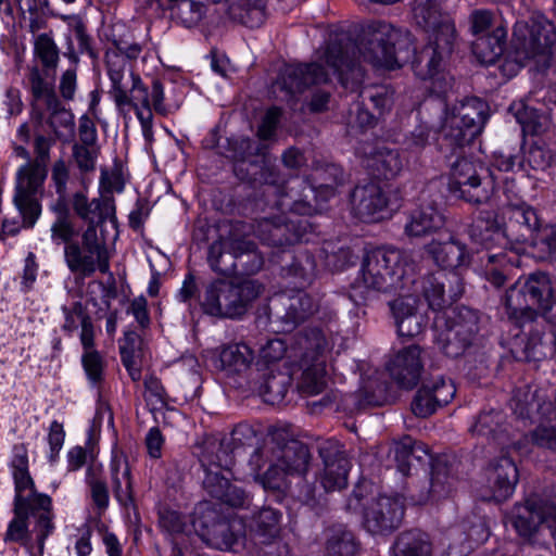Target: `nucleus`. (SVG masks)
<instances>
[{"label":"nucleus","mask_w":556,"mask_h":556,"mask_svg":"<svg viewBox=\"0 0 556 556\" xmlns=\"http://www.w3.org/2000/svg\"><path fill=\"white\" fill-rule=\"evenodd\" d=\"M269 453L275 454L277 462L287 469L292 477H303L307 470L312 459L308 447L298 441H291L283 446L268 447L256 451L252 456V462L256 463L265 455L269 457Z\"/></svg>","instance_id":"obj_26"},{"label":"nucleus","mask_w":556,"mask_h":556,"mask_svg":"<svg viewBox=\"0 0 556 556\" xmlns=\"http://www.w3.org/2000/svg\"><path fill=\"white\" fill-rule=\"evenodd\" d=\"M11 470L14 480V496L35 498L36 495H46L35 489V482L28 469L27 448L24 444H17L13 447Z\"/></svg>","instance_id":"obj_35"},{"label":"nucleus","mask_w":556,"mask_h":556,"mask_svg":"<svg viewBox=\"0 0 556 556\" xmlns=\"http://www.w3.org/2000/svg\"><path fill=\"white\" fill-rule=\"evenodd\" d=\"M81 365L90 384L99 389L104 378L105 362L103 357L98 351L83 353Z\"/></svg>","instance_id":"obj_50"},{"label":"nucleus","mask_w":556,"mask_h":556,"mask_svg":"<svg viewBox=\"0 0 556 556\" xmlns=\"http://www.w3.org/2000/svg\"><path fill=\"white\" fill-rule=\"evenodd\" d=\"M397 333L401 337L413 338L422 332L426 319L417 309V299L413 295L396 299L391 304Z\"/></svg>","instance_id":"obj_29"},{"label":"nucleus","mask_w":556,"mask_h":556,"mask_svg":"<svg viewBox=\"0 0 556 556\" xmlns=\"http://www.w3.org/2000/svg\"><path fill=\"white\" fill-rule=\"evenodd\" d=\"M271 213L257 223V235L269 245L283 247L300 239V231L290 215L311 216L318 211L317 190L307 181L294 178L283 186H268L265 191Z\"/></svg>","instance_id":"obj_2"},{"label":"nucleus","mask_w":556,"mask_h":556,"mask_svg":"<svg viewBox=\"0 0 556 556\" xmlns=\"http://www.w3.org/2000/svg\"><path fill=\"white\" fill-rule=\"evenodd\" d=\"M433 551L430 535L419 529L402 531L391 546L392 556H433Z\"/></svg>","instance_id":"obj_34"},{"label":"nucleus","mask_w":556,"mask_h":556,"mask_svg":"<svg viewBox=\"0 0 556 556\" xmlns=\"http://www.w3.org/2000/svg\"><path fill=\"white\" fill-rule=\"evenodd\" d=\"M329 81V74L318 62L308 64H289L281 71L276 87L285 90L288 96L303 92L311 86Z\"/></svg>","instance_id":"obj_22"},{"label":"nucleus","mask_w":556,"mask_h":556,"mask_svg":"<svg viewBox=\"0 0 556 556\" xmlns=\"http://www.w3.org/2000/svg\"><path fill=\"white\" fill-rule=\"evenodd\" d=\"M73 210L88 225H93L97 231L106 220L113 225L116 223L114 200L105 194L89 201L84 193L77 192L73 195Z\"/></svg>","instance_id":"obj_27"},{"label":"nucleus","mask_w":556,"mask_h":556,"mask_svg":"<svg viewBox=\"0 0 556 556\" xmlns=\"http://www.w3.org/2000/svg\"><path fill=\"white\" fill-rule=\"evenodd\" d=\"M418 450H421L420 446L417 443L412 442L410 439H406L396 445V466L399 471H401L404 476L409 475L410 469L414 466V462L420 459V456L416 454Z\"/></svg>","instance_id":"obj_54"},{"label":"nucleus","mask_w":556,"mask_h":556,"mask_svg":"<svg viewBox=\"0 0 556 556\" xmlns=\"http://www.w3.org/2000/svg\"><path fill=\"white\" fill-rule=\"evenodd\" d=\"M261 292L262 286L255 280L217 279L205 288L201 305L208 315L238 318L247 313Z\"/></svg>","instance_id":"obj_7"},{"label":"nucleus","mask_w":556,"mask_h":556,"mask_svg":"<svg viewBox=\"0 0 556 556\" xmlns=\"http://www.w3.org/2000/svg\"><path fill=\"white\" fill-rule=\"evenodd\" d=\"M237 261L248 275L257 273L264 264V258L257 252L253 241L233 236L220 237L208 249L207 262L211 268L219 274H228L237 269Z\"/></svg>","instance_id":"obj_14"},{"label":"nucleus","mask_w":556,"mask_h":556,"mask_svg":"<svg viewBox=\"0 0 556 556\" xmlns=\"http://www.w3.org/2000/svg\"><path fill=\"white\" fill-rule=\"evenodd\" d=\"M230 15L243 25L254 28L265 20L264 5L261 1L252 3L250 0H240L230 5Z\"/></svg>","instance_id":"obj_46"},{"label":"nucleus","mask_w":556,"mask_h":556,"mask_svg":"<svg viewBox=\"0 0 556 556\" xmlns=\"http://www.w3.org/2000/svg\"><path fill=\"white\" fill-rule=\"evenodd\" d=\"M404 517L401 498L381 495L365 509L364 526L372 534L390 533L400 527Z\"/></svg>","instance_id":"obj_20"},{"label":"nucleus","mask_w":556,"mask_h":556,"mask_svg":"<svg viewBox=\"0 0 556 556\" xmlns=\"http://www.w3.org/2000/svg\"><path fill=\"white\" fill-rule=\"evenodd\" d=\"M450 162V188L471 204L486 203L495 191V177L480 162L459 156Z\"/></svg>","instance_id":"obj_10"},{"label":"nucleus","mask_w":556,"mask_h":556,"mask_svg":"<svg viewBox=\"0 0 556 556\" xmlns=\"http://www.w3.org/2000/svg\"><path fill=\"white\" fill-rule=\"evenodd\" d=\"M13 519L3 535L5 543H18L29 553L34 548L31 533L35 534L39 555H43L46 540L54 531L52 501L49 495L35 498L14 496Z\"/></svg>","instance_id":"obj_5"},{"label":"nucleus","mask_w":556,"mask_h":556,"mask_svg":"<svg viewBox=\"0 0 556 556\" xmlns=\"http://www.w3.org/2000/svg\"><path fill=\"white\" fill-rule=\"evenodd\" d=\"M437 407L438 405L431 396V391H429V386L418 390L412 403V410L416 416L426 418L433 414Z\"/></svg>","instance_id":"obj_64"},{"label":"nucleus","mask_w":556,"mask_h":556,"mask_svg":"<svg viewBox=\"0 0 556 556\" xmlns=\"http://www.w3.org/2000/svg\"><path fill=\"white\" fill-rule=\"evenodd\" d=\"M30 91L35 102L42 101L46 108L58 105V96L53 85L47 81L37 67H33L29 74Z\"/></svg>","instance_id":"obj_48"},{"label":"nucleus","mask_w":556,"mask_h":556,"mask_svg":"<svg viewBox=\"0 0 556 556\" xmlns=\"http://www.w3.org/2000/svg\"><path fill=\"white\" fill-rule=\"evenodd\" d=\"M62 312L65 318L63 329L67 332L75 331L90 318L80 302H74L71 306H62Z\"/></svg>","instance_id":"obj_61"},{"label":"nucleus","mask_w":556,"mask_h":556,"mask_svg":"<svg viewBox=\"0 0 556 556\" xmlns=\"http://www.w3.org/2000/svg\"><path fill=\"white\" fill-rule=\"evenodd\" d=\"M452 49L453 47L444 51L442 48L438 47L435 38H433V46L422 50L420 60L416 64L417 75L422 79L434 78L440 72L444 56L450 54Z\"/></svg>","instance_id":"obj_45"},{"label":"nucleus","mask_w":556,"mask_h":556,"mask_svg":"<svg viewBox=\"0 0 556 556\" xmlns=\"http://www.w3.org/2000/svg\"><path fill=\"white\" fill-rule=\"evenodd\" d=\"M414 20L427 31H432L438 47L450 50L456 41V28L453 20L440 9L439 0H415Z\"/></svg>","instance_id":"obj_19"},{"label":"nucleus","mask_w":556,"mask_h":556,"mask_svg":"<svg viewBox=\"0 0 556 556\" xmlns=\"http://www.w3.org/2000/svg\"><path fill=\"white\" fill-rule=\"evenodd\" d=\"M298 345L301 356L298 363L299 376L295 377L296 388L306 396L320 394L328 386L325 355L327 340L320 330L311 329L299 337Z\"/></svg>","instance_id":"obj_9"},{"label":"nucleus","mask_w":556,"mask_h":556,"mask_svg":"<svg viewBox=\"0 0 556 556\" xmlns=\"http://www.w3.org/2000/svg\"><path fill=\"white\" fill-rule=\"evenodd\" d=\"M484 103L472 98L447 112L442 125V146L456 154L480 132L484 123Z\"/></svg>","instance_id":"obj_13"},{"label":"nucleus","mask_w":556,"mask_h":556,"mask_svg":"<svg viewBox=\"0 0 556 556\" xmlns=\"http://www.w3.org/2000/svg\"><path fill=\"white\" fill-rule=\"evenodd\" d=\"M269 454V467L264 473L256 475L255 481H257L265 490L283 492L290 486L291 478L293 477L277 462L275 454Z\"/></svg>","instance_id":"obj_44"},{"label":"nucleus","mask_w":556,"mask_h":556,"mask_svg":"<svg viewBox=\"0 0 556 556\" xmlns=\"http://www.w3.org/2000/svg\"><path fill=\"white\" fill-rule=\"evenodd\" d=\"M511 113L515 115L517 122L525 128L533 132H539L542 129L543 123L539 121L536 110L528 106L522 101L514 103L510 106Z\"/></svg>","instance_id":"obj_58"},{"label":"nucleus","mask_w":556,"mask_h":556,"mask_svg":"<svg viewBox=\"0 0 556 556\" xmlns=\"http://www.w3.org/2000/svg\"><path fill=\"white\" fill-rule=\"evenodd\" d=\"M483 260L486 262V275L489 281L495 287H501L505 282V274L496 266L504 267L506 264H513L507 252L501 251L496 253L488 252Z\"/></svg>","instance_id":"obj_53"},{"label":"nucleus","mask_w":556,"mask_h":556,"mask_svg":"<svg viewBox=\"0 0 556 556\" xmlns=\"http://www.w3.org/2000/svg\"><path fill=\"white\" fill-rule=\"evenodd\" d=\"M427 253L435 264L444 269H456L468 263L466 245L450 237L446 241H431L426 245Z\"/></svg>","instance_id":"obj_32"},{"label":"nucleus","mask_w":556,"mask_h":556,"mask_svg":"<svg viewBox=\"0 0 556 556\" xmlns=\"http://www.w3.org/2000/svg\"><path fill=\"white\" fill-rule=\"evenodd\" d=\"M34 52L45 68H56L59 48L50 35L40 34L35 38Z\"/></svg>","instance_id":"obj_49"},{"label":"nucleus","mask_w":556,"mask_h":556,"mask_svg":"<svg viewBox=\"0 0 556 556\" xmlns=\"http://www.w3.org/2000/svg\"><path fill=\"white\" fill-rule=\"evenodd\" d=\"M290 273L300 279L303 287L314 279L316 275V263L308 253L300 254L290 266Z\"/></svg>","instance_id":"obj_57"},{"label":"nucleus","mask_w":556,"mask_h":556,"mask_svg":"<svg viewBox=\"0 0 556 556\" xmlns=\"http://www.w3.org/2000/svg\"><path fill=\"white\" fill-rule=\"evenodd\" d=\"M214 367L226 375H237L247 371L253 361L254 352L245 343L222 345L212 351Z\"/></svg>","instance_id":"obj_28"},{"label":"nucleus","mask_w":556,"mask_h":556,"mask_svg":"<svg viewBox=\"0 0 556 556\" xmlns=\"http://www.w3.org/2000/svg\"><path fill=\"white\" fill-rule=\"evenodd\" d=\"M544 293H551V281L546 274L534 273L526 280H518L505 293L504 306L508 319L522 328L536 318V308Z\"/></svg>","instance_id":"obj_12"},{"label":"nucleus","mask_w":556,"mask_h":556,"mask_svg":"<svg viewBox=\"0 0 556 556\" xmlns=\"http://www.w3.org/2000/svg\"><path fill=\"white\" fill-rule=\"evenodd\" d=\"M446 280H448L447 274L437 273L426 277L422 285L424 296L429 307L439 314L450 305L444 290Z\"/></svg>","instance_id":"obj_42"},{"label":"nucleus","mask_w":556,"mask_h":556,"mask_svg":"<svg viewBox=\"0 0 556 556\" xmlns=\"http://www.w3.org/2000/svg\"><path fill=\"white\" fill-rule=\"evenodd\" d=\"M192 523L199 536L217 549L231 551L241 538L240 520L219 519L217 513L206 505L198 508Z\"/></svg>","instance_id":"obj_18"},{"label":"nucleus","mask_w":556,"mask_h":556,"mask_svg":"<svg viewBox=\"0 0 556 556\" xmlns=\"http://www.w3.org/2000/svg\"><path fill=\"white\" fill-rule=\"evenodd\" d=\"M282 304L286 307L285 319L291 327L303 321L315 311V304L309 295L298 292L291 296H282Z\"/></svg>","instance_id":"obj_43"},{"label":"nucleus","mask_w":556,"mask_h":556,"mask_svg":"<svg viewBox=\"0 0 556 556\" xmlns=\"http://www.w3.org/2000/svg\"><path fill=\"white\" fill-rule=\"evenodd\" d=\"M318 451L324 468L316 478L318 485L304 484L301 488L300 496L306 503L319 500L325 493L340 491L348 485L350 462L342 446L337 441L328 440L319 445Z\"/></svg>","instance_id":"obj_16"},{"label":"nucleus","mask_w":556,"mask_h":556,"mask_svg":"<svg viewBox=\"0 0 556 556\" xmlns=\"http://www.w3.org/2000/svg\"><path fill=\"white\" fill-rule=\"evenodd\" d=\"M367 167L378 178L392 179L403 170L404 164L397 150L382 147L368 157Z\"/></svg>","instance_id":"obj_37"},{"label":"nucleus","mask_w":556,"mask_h":556,"mask_svg":"<svg viewBox=\"0 0 556 556\" xmlns=\"http://www.w3.org/2000/svg\"><path fill=\"white\" fill-rule=\"evenodd\" d=\"M498 25L495 22L493 12L490 10L476 9L469 15V30L475 37L488 34Z\"/></svg>","instance_id":"obj_55"},{"label":"nucleus","mask_w":556,"mask_h":556,"mask_svg":"<svg viewBox=\"0 0 556 556\" xmlns=\"http://www.w3.org/2000/svg\"><path fill=\"white\" fill-rule=\"evenodd\" d=\"M528 325L530 329L529 337L525 345V356L528 361H536L544 355L542 345L545 329L543 325L535 324V320Z\"/></svg>","instance_id":"obj_59"},{"label":"nucleus","mask_w":556,"mask_h":556,"mask_svg":"<svg viewBox=\"0 0 556 556\" xmlns=\"http://www.w3.org/2000/svg\"><path fill=\"white\" fill-rule=\"evenodd\" d=\"M50 231L52 242L58 245L63 243L64 247L74 243L78 236V230L66 210L59 211L56 218L51 224Z\"/></svg>","instance_id":"obj_47"},{"label":"nucleus","mask_w":556,"mask_h":556,"mask_svg":"<svg viewBox=\"0 0 556 556\" xmlns=\"http://www.w3.org/2000/svg\"><path fill=\"white\" fill-rule=\"evenodd\" d=\"M414 51L408 34L378 21L364 28L358 45L350 39L331 41L321 60L338 75L345 88L354 89L364 79L361 58L374 67L395 70L409 61Z\"/></svg>","instance_id":"obj_1"},{"label":"nucleus","mask_w":556,"mask_h":556,"mask_svg":"<svg viewBox=\"0 0 556 556\" xmlns=\"http://www.w3.org/2000/svg\"><path fill=\"white\" fill-rule=\"evenodd\" d=\"M508 222L505 230L489 214L488 218L478 217L469 228L472 241L491 249L494 244H502L506 236L520 242L536 243V232L540 219L531 206L526 203L510 204L507 208Z\"/></svg>","instance_id":"obj_6"},{"label":"nucleus","mask_w":556,"mask_h":556,"mask_svg":"<svg viewBox=\"0 0 556 556\" xmlns=\"http://www.w3.org/2000/svg\"><path fill=\"white\" fill-rule=\"evenodd\" d=\"M412 274L413 265L405 253L396 249H374L363 258L350 298L356 304L365 303L376 293L401 288L403 280L409 279Z\"/></svg>","instance_id":"obj_4"},{"label":"nucleus","mask_w":556,"mask_h":556,"mask_svg":"<svg viewBox=\"0 0 556 556\" xmlns=\"http://www.w3.org/2000/svg\"><path fill=\"white\" fill-rule=\"evenodd\" d=\"M177 10L179 18L188 27L198 24L204 15L203 4L193 0L179 1Z\"/></svg>","instance_id":"obj_63"},{"label":"nucleus","mask_w":556,"mask_h":556,"mask_svg":"<svg viewBox=\"0 0 556 556\" xmlns=\"http://www.w3.org/2000/svg\"><path fill=\"white\" fill-rule=\"evenodd\" d=\"M486 484L495 501L510 497L519 480L515 462L507 455L494 458L486 468Z\"/></svg>","instance_id":"obj_25"},{"label":"nucleus","mask_w":556,"mask_h":556,"mask_svg":"<svg viewBox=\"0 0 556 556\" xmlns=\"http://www.w3.org/2000/svg\"><path fill=\"white\" fill-rule=\"evenodd\" d=\"M440 197L433 198L429 191H424L417 207L410 213L405 225V233L409 237L431 235L444 225V216L440 210Z\"/></svg>","instance_id":"obj_21"},{"label":"nucleus","mask_w":556,"mask_h":556,"mask_svg":"<svg viewBox=\"0 0 556 556\" xmlns=\"http://www.w3.org/2000/svg\"><path fill=\"white\" fill-rule=\"evenodd\" d=\"M281 513L270 507L257 511L250 522L252 540L255 544L270 545L280 536Z\"/></svg>","instance_id":"obj_33"},{"label":"nucleus","mask_w":556,"mask_h":556,"mask_svg":"<svg viewBox=\"0 0 556 556\" xmlns=\"http://www.w3.org/2000/svg\"><path fill=\"white\" fill-rule=\"evenodd\" d=\"M471 333L464 330L459 324L446 326L435 336V343L439 349L450 357L462 355L470 344Z\"/></svg>","instance_id":"obj_39"},{"label":"nucleus","mask_w":556,"mask_h":556,"mask_svg":"<svg viewBox=\"0 0 556 556\" xmlns=\"http://www.w3.org/2000/svg\"><path fill=\"white\" fill-rule=\"evenodd\" d=\"M470 432L503 447H508L511 444L506 417L500 410L482 412L470 427Z\"/></svg>","instance_id":"obj_30"},{"label":"nucleus","mask_w":556,"mask_h":556,"mask_svg":"<svg viewBox=\"0 0 556 556\" xmlns=\"http://www.w3.org/2000/svg\"><path fill=\"white\" fill-rule=\"evenodd\" d=\"M111 481L115 498L123 506L134 503L131 470L127 457L119 451L112 452L110 463Z\"/></svg>","instance_id":"obj_31"},{"label":"nucleus","mask_w":556,"mask_h":556,"mask_svg":"<svg viewBox=\"0 0 556 556\" xmlns=\"http://www.w3.org/2000/svg\"><path fill=\"white\" fill-rule=\"evenodd\" d=\"M87 483L90 490V496L97 509L104 511L110 502L109 489L106 482L94 476H88Z\"/></svg>","instance_id":"obj_62"},{"label":"nucleus","mask_w":556,"mask_h":556,"mask_svg":"<svg viewBox=\"0 0 556 556\" xmlns=\"http://www.w3.org/2000/svg\"><path fill=\"white\" fill-rule=\"evenodd\" d=\"M364 100H369L379 115L388 112L393 104V91L388 86L366 87L361 91Z\"/></svg>","instance_id":"obj_51"},{"label":"nucleus","mask_w":556,"mask_h":556,"mask_svg":"<svg viewBox=\"0 0 556 556\" xmlns=\"http://www.w3.org/2000/svg\"><path fill=\"white\" fill-rule=\"evenodd\" d=\"M64 262L68 270L83 278L91 277L97 270L110 271V253L105 239L93 225H88L81 235V243L75 241L64 247Z\"/></svg>","instance_id":"obj_11"},{"label":"nucleus","mask_w":556,"mask_h":556,"mask_svg":"<svg viewBox=\"0 0 556 556\" xmlns=\"http://www.w3.org/2000/svg\"><path fill=\"white\" fill-rule=\"evenodd\" d=\"M37 157L35 162L21 166L16 173L14 204L25 222L33 226L40 215V205L36 194L47 177L46 162L49 159L50 142L43 136L35 140Z\"/></svg>","instance_id":"obj_8"},{"label":"nucleus","mask_w":556,"mask_h":556,"mask_svg":"<svg viewBox=\"0 0 556 556\" xmlns=\"http://www.w3.org/2000/svg\"><path fill=\"white\" fill-rule=\"evenodd\" d=\"M387 369L401 388H415L424 369L421 349L410 345L399 350L387 363Z\"/></svg>","instance_id":"obj_23"},{"label":"nucleus","mask_w":556,"mask_h":556,"mask_svg":"<svg viewBox=\"0 0 556 556\" xmlns=\"http://www.w3.org/2000/svg\"><path fill=\"white\" fill-rule=\"evenodd\" d=\"M555 41V25L544 15H532L529 21H518L514 26L511 45L519 61L542 59L545 62Z\"/></svg>","instance_id":"obj_15"},{"label":"nucleus","mask_w":556,"mask_h":556,"mask_svg":"<svg viewBox=\"0 0 556 556\" xmlns=\"http://www.w3.org/2000/svg\"><path fill=\"white\" fill-rule=\"evenodd\" d=\"M47 110L50 112L49 124L59 138L64 135V130L70 135L73 134L75 126L74 115L62 106L60 100H58L55 108H47Z\"/></svg>","instance_id":"obj_52"},{"label":"nucleus","mask_w":556,"mask_h":556,"mask_svg":"<svg viewBox=\"0 0 556 556\" xmlns=\"http://www.w3.org/2000/svg\"><path fill=\"white\" fill-rule=\"evenodd\" d=\"M553 504L541 503L538 500H527L525 504L515 506L511 523L519 536L531 544L544 545L546 536L554 539L556 544V527H552L549 509Z\"/></svg>","instance_id":"obj_17"},{"label":"nucleus","mask_w":556,"mask_h":556,"mask_svg":"<svg viewBox=\"0 0 556 556\" xmlns=\"http://www.w3.org/2000/svg\"><path fill=\"white\" fill-rule=\"evenodd\" d=\"M106 70L112 83L110 91L121 114L126 116L130 109L135 110L140 122L143 137L151 140L153 136V113L167 114L164 103V88L160 80L154 79L148 88L139 75L134 74L129 63L118 53L105 54Z\"/></svg>","instance_id":"obj_3"},{"label":"nucleus","mask_w":556,"mask_h":556,"mask_svg":"<svg viewBox=\"0 0 556 556\" xmlns=\"http://www.w3.org/2000/svg\"><path fill=\"white\" fill-rule=\"evenodd\" d=\"M507 30L503 25L492 28V31L476 37L472 42V53L482 64H494L503 54Z\"/></svg>","instance_id":"obj_36"},{"label":"nucleus","mask_w":556,"mask_h":556,"mask_svg":"<svg viewBox=\"0 0 556 556\" xmlns=\"http://www.w3.org/2000/svg\"><path fill=\"white\" fill-rule=\"evenodd\" d=\"M100 148L73 144L72 157L80 173H91L96 169Z\"/></svg>","instance_id":"obj_56"},{"label":"nucleus","mask_w":556,"mask_h":556,"mask_svg":"<svg viewBox=\"0 0 556 556\" xmlns=\"http://www.w3.org/2000/svg\"><path fill=\"white\" fill-rule=\"evenodd\" d=\"M543 395L540 394L539 390H532L530 386H525L515 391L510 406L514 413L522 419H531L535 415H546L543 402Z\"/></svg>","instance_id":"obj_38"},{"label":"nucleus","mask_w":556,"mask_h":556,"mask_svg":"<svg viewBox=\"0 0 556 556\" xmlns=\"http://www.w3.org/2000/svg\"><path fill=\"white\" fill-rule=\"evenodd\" d=\"M358 544L352 531L344 525H334L327 530L326 551L330 556H354Z\"/></svg>","instance_id":"obj_40"},{"label":"nucleus","mask_w":556,"mask_h":556,"mask_svg":"<svg viewBox=\"0 0 556 556\" xmlns=\"http://www.w3.org/2000/svg\"><path fill=\"white\" fill-rule=\"evenodd\" d=\"M232 465L233 462L229 458L224 465L219 462L203 466L205 472L203 486L213 497L225 496L224 491L228 488L229 479L232 477Z\"/></svg>","instance_id":"obj_41"},{"label":"nucleus","mask_w":556,"mask_h":556,"mask_svg":"<svg viewBox=\"0 0 556 556\" xmlns=\"http://www.w3.org/2000/svg\"><path fill=\"white\" fill-rule=\"evenodd\" d=\"M525 160L532 169L544 170L551 166L553 154L546 147L534 142L527 151Z\"/></svg>","instance_id":"obj_60"},{"label":"nucleus","mask_w":556,"mask_h":556,"mask_svg":"<svg viewBox=\"0 0 556 556\" xmlns=\"http://www.w3.org/2000/svg\"><path fill=\"white\" fill-rule=\"evenodd\" d=\"M353 213L364 222H378L388 208V198L382 188L374 182L356 186L351 194Z\"/></svg>","instance_id":"obj_24"}]
</instances>
